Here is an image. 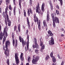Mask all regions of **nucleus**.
Listing matches in <instances>:
<instances>
[{"label": "nucleus", "mask_w": 65, "mask_h": 65, "mask_svg": "<svg viewBox=\"0 0 65 65\" xmlns=\"http://www.w3.org/2000/svg\"><path fill=\"white\" fill-rule=\"evenodd\" d=\"M45 6V4L44 3H43L41 7V10L42 11H41V10H40L39 8V3H38V5L37 6L36 9V12H38V13H40L41 15H43V13L44 11Z\"/></svg>", "instance_id": "1"}, {"label": "nucleus", "mask_w": 65, "mask_h": 65, "mask_svg": "<svg viewBox=\"0 0 65 65\" xmlns=\"http://www.w3.org/2000/svg\"><path fill=\"white\" fill-rule=\"evenodd\" d=\"M6 46L5 47L6 48L5 51V54L6 55V57L7 58L9 56V51L8 50V46H9L10 44V42L9 40L7 41L5 43Z\"/></svg>", "instance_id": "2"}, {"label": "nucleus", "mask_w": 65, "mask_h": 65, "mask_svg": "<svg viewBox=\"0 0 65 65\" xmlns=\"http://www.w3.org/2000/svg\"><path fill=\"white\" fill-rule=\"evenodd\" d=\"M8 6H6V8L5 9V16L7 15V21L8 22V26H11V21L10 20H9V17L8 15L7 14V10H8Z\"/></svg>", "instance_id": "3"}, {"label": "nucleus", "mask_w": 65, "mask_h": 65, "mask_svg": "<svg viewBox=\"0 0 65 65\" xmlns=\"http://www.w3.org/2000/svg\"><path fill=\"white\" fill-rule=\"evenodd\" d=\"M51 15L52 18L53 22H55L56 23H58V24H59V18L57 17L56 16L55 18V15H54V13L51 14Z\"/></svg>", "instance_id": "4"}, {"label": "nucleus", "mask_w": 65, "mask_h": 65, "mask_svg": "<svg viewBox=\"0 0 65 65\" xmlns=\"http://www.w3.org/2000/svg\"><path fill=\"white\" fill-rule=\"evenodd\" d=\"M3 36L4 37L3 41H6V36H5V34L4 33H3L2 32H1L0 33V40H1L3 39Z\"/></svg>", "instance_id": "5"}, {"label": "nucleus", "mask_w": 65, "mask_h": 65, "mask_svg": "<svg viewBox=\"0 0 65 65\" xmlns=\"http://www.w3.org/2000/svg\"><path fill=\"white\" fill-rule=\"evenodd\" d=\"M34 39L35 42V44L33 45L32 46L33 47V48H36L37 49H38L39 48V46L38 45L37 43V39H36V38H34Z\"/></svg>", "instance_id": "6"}, {"label": "nucleus", "mask_w": 65, "mask_h": 65, "mask_svg": "<svg viewBox=\"0 0 65 65\" xmlns=\"http://www.w3.org/2000/svg\"><path fill=\"white\" fill-rule=\"evenodd\" d=\"M39 57L38 56H37L35 57L32 60V63L34 64H36L37 63V62L38 60H39Z\"/></svg>", "instance_id": "7"}, {"label": "nucleus", "mask_w": 65, "mask_h": 65, "mask_svg": "<svg viewBox=\"0 0 65 65\" xmlns=\"http://www.w3.org/2000/svg\"><path fill=\"white\" fill-rule=\"evenodd\" d=\"M15 57L16 64L17 65H19V58H18V55H17V53H15Z\"/></svg>", "instance_id": "8"}, {"label": "nucleus", "mask_w": 65, "mask_h": 65, "mask_svg": "<svg viewBox=\"0 0 65 65\" xmlns=\"http://www.w3.org/2000/svg\"><path fill=\"white\" fill-rule=\"evenodd\" d=\"M49 44L50 45H52L53 44H54L55 43H54V38H53V37H51V40L49 41Z\"/></svg>", "instance_id": "9"}, {"label": "nucleus", "mask_w": 65, "mask_h": 65, "mask_svg": "<svg viewBox=\"0 0 65 65\" xmlns=\"http://www.w3.org/2000/svg\"><path fill=\"white\" fill-rule=\"evenodd\" d=\"M34 20L35 23H36L37 22V24H38V18L37 17H36V14H35L34 15Z\"/></svg>", "instance_id": "10"}, {"label": "nucleus", "mask_w": 65, "mask_h": 65, "mask_svg": "<svg viewBox=\"0 0 65 65\" xmlns=\"http://www.w3.org/2000/svg\"><path fill=\"white\" fill-rule=\"evenodd\" d=\"M30 13L31 14L33 13V11L31 10V8L28 9V10L27 13L28 15V16H30Z\"/></svg>", "instance_id": "11"}, {"label": "nucleus", "mask_w": 65, "mask_h": 65, "mask_svg": "<svg viewBox=\"0 0 65 65\" xmlns=\"http://www.w3.org/2000/svg\"><path fill=\"white\" fill-rule=\"evenodd\" d=\"M14 35L13 34H12V40L13 41V46L14 45V43H15V41H14Z\"/></svg>", "instance_id": "12"}, {"label": "nucleus", "mask_w": 65, "mask_h": 65, "mask_svg": "<svg viewBox=\"0 0 65 65\" xmlns=\"http://www.w3.org/2000/svg\"><path fill=\"white\" fill-rule=\"evenodd\" d=\"M48 33L49 36H54V34L52 33V31L50 30H48Z\"/></svg>", "instance_id": "13"}, {"label": "nucleus", "mask_w": 65, "mask_h": 65, "mask_svg": "<svg viewBox=\"0 0 65 65\" xmlns=\"http://www.w3.org/2000/svg\"><path fill=\"white\" fill-rule=\"evenodd\" d=\"M41 24V22H40V20H39L38 24V28L39 30L40 31H41V26H40Z\"/></svg>", "instance_id": "14"}, {"label": "nucleus", "mask_w": 65, "mask_h": 65, "mask_svg": "<svg viewBox=\"0 0 65 65\" xmlns=\"http://www.w3.org/2000/svg\"><path fill=\"white\" fill-rule=\"evenodd\" d=\"M27 25L28 28H30V22H29V18L28 17H27Z\"/></svg>", "instance_id": "15"}, {"label": "nucleus", "mask_w": 65, "mask_h": 65, "mask_svg": "<svg viewBox=\"0 0 65 65\" xmlns=\"http://www.w3.org/2000/svg\"><path fill=\"white\" fill-rule=\"evenodd\" d=\"M43 24L44 26L45 27V28L47 27V24H46V21L45 20H44L43 21Z\"/></svg>", "instance_id": "16"}, {"label": "nucleus", "mask_w": 65, "mask_h": 65, "mask_svg": "<svg viewBox=\"0 0 65 65\" xmlns=\"http://www.w3.org/2000/svg\"><path fill=\"white\" fill-rule=\"evenodd\" d=\"M47 21L48 22V21H49L50 20V16H49V14H47Z\"/></svg>", "instance_id": "17"}, {"label": "nucleus", "mask_w": 65, "mask_h": 65, "mask_svg": "<svg viewBox=\"0 0 65 65\" xmlns=\"http://www.w3.org/2000/svg\"><path fill=\"white\" fill-rule=\"evenodd\" d=\"M5 36H6V37H7V36H8V34H7V30H5V31H4L3 33L5 34Z\"/></svg>", "instance_id": "18"}, {"label": "nucleus", "mask_w": 65, "mask_h": 65, "mask_svg": "<svg viewBox=\"0 0 65 65\" xmlns=\"http://www.w3.org/2000/svg\"><path fill=\"white\" fill-rule=\"evenodd\" d=\"M22 43L23 46L24 47V46L26 45V41H25L24 42H22Z\"/></svg>", "instance_id": "19"}, {"label": "nucleus", "mask_w": 65, "mask_h": 65, "mask_svg": "<svg viewBox=\"0 0 65 65\" xmlns=\"http://www.w3.org/2000/svg\"><path fill=\"white\" fill-rule=\"evenodd\" d=\"M21 27V26H20V25L19 24L18 26V31L19 32H21V29H20V27Z\"/></svg>", "instance_id": "20"}, {"label": "nucleus", "mask_w": 65, "mask_h": 65, "mask_svg": "<svg viewBox=\"0 0 65 65\" xmlns=\"http://www.w3.org/2000/svg\"><path fill=\"white\" fill-rule=\"evenodd\" d=\"M16 8V7L15 6L14 7L13 9V12L14 15H15V9Z\"/></svg>", "instance_id": "21"}, {"label": "nucleus", "mask_w": 65, "mask_h": 65, "mask_svg": "<svg viewBox=\"0 0 65 65\" xmlns=\"http://www.w3.org/2000/svg\"><path fill=\"white\" fill-rule=\"evenodd\" d=\"M50 58V56H49V55H47L46 56V58H45V60H46V61H47L48 59Z\"/></svg>", "instance_id": "22"}, {"label": "nucleus", "mask_w": 65, "mask_h": 65, "mask_svg": "<svg viewBox=\"0 0 65 65\" xmlns=\"http://www.w3.org/2000/svg\"><path fill=\"white\" fill-rule=\"evenodd\" d=\"M33 1L32 0H29V4L30 6H32Z\"/></svg>", "instance_id": "23"}, {"label": "nucleus", "mask_w": 65, "mask_h": 65, "mask_svg": "<svg viewBox=\"0 0 65 65\" xmlns=\"http://www.w3.org/2000/svg\"><path fill=\"white\" fill-rule=\"evenodd\" d=\"M52 60L54 63H55L56 62V58L54 57H52Z\"/></svg>", "instance_id": "24"}, {"label": "nucleus", "mask_w": 65, "mask_h": 65, "mask_svg": "<svg viewBox=\"0 0 65 65\" xmlns=\"http://www.w3.org/2000/svg\"><path fill=\"white\" fill-rule=\"evenodd\" d=\"M6 62L7 63L8 65H9V59H7Z\"/></svg>", "instance_id": "25"}, {"label": "nucleus", "mask_w": 65, "mask_h": 65, "mask_svg": "<svg viewBox=\"0 0 65 65\" xmlns=\"http://www.w3.org/2000/svg\"><path fill=\"white\" fill-rule=\"evenodd\" d=\"M58 1H60V3L61 5L62 6V5H63V1L62 0H58Z\"/></svg>", "instance_id": "26"}, {"label": "nucleus", "mask_w": 65, "mask_h": 65, "mask_svg": "<svg viewBox=\"0 0 65 65\" xmlns=\"http://www.w3.org/2000/svg\"><path fill=\"white\" fill-rule=\"evenodd\" d=\"M53 26L54 28H55L56 27V24L55 23V22L54 21H53Z\"/></svg>", "instance_id": "27"}, {"label": "nucleus", "mask_w": 65, "mask_h": 65, "mask_svg": "<svg viewBox=\"0 0 65 65\" xmlns=\"http://www.w3.org/2000/svg\"><path fill=\"white\" fill-rule=\"evenodd\" d=\"M23 56V53H22L21 55V61H22V58Z\"/></svg>", "instance_id": "28"}, {"label": "nucleus", "mask_w": 65, "mask_h": 65, "mask_svg": "<svg viewBox=\"0 0 65 65\" xmlns=\"http://www.w3.org/2000/svg\"><path fill=\"white\" fill-rule=\"evenodd\" d=\"M24 17H26V11L25 10H24Z\"/></svg>", "instance_id": "29"}, {"label": "nucleus", "mask_w": 65, "mask_h": 65, "mask_svg": "<svg viewBox=\"0 0 65 65\" xmlns=\"http://www.w3.org/2000/svg\"><path fill=\"white\" fill-rule=\"evenodd\" d=\"M44 47H45V45H43V46L41 47V50H43V49H44Z\"/></svg>", "instance_id": "30"}, {"label": "nucleus", "mask_w": 65, "mask_h": 65, "mask_svg": "<svg viewBox=\"0 0 65 65\" xmlns=\"http://www.w3.org/2000/svg\"><path fill=\"white\" fill-rule=\"evenodd\" d=\"M5 22L6 24V26L7 25V20H6V18H5Z\"/></svg>", "instance_id": "31"}, {"label": "nucleus", "mask_w": 65, "mask_h": 65, "mask_svg": "<svg viewBox=\"0 0 65 65\" xmlns=\"http://www.w3.org/2000/svg\"><path fill=\"white\" fill-rule=\"evenodd\" d=\"M19 5L20 6V9H21V1H19Z\"/></svg>", "instance_id": "32"}, {"label": "nucleus", "mask_w": 65, "mask_h": 65, "mask_svg": "<svg viewBox=\"0 0 65 65\" xmlns=\"http://www.w3.org/2000/svg\"><path fill=\"white\" fill-rule=\"evenodd\" d=\"M51 6V11H53V5H50Z\"/></svg>", "instance_id": "33"}, {"label": "nucleus", "mask_w": 65, "mask_h": 65, "mask_svg": "<svg viewBox=\"0 0 65 65\" xmlns=\"http://www.w3.org/2000/svg\"><path fill=\"white\" fill-rule=\"evenodd\" d=\"M19 40L20 42H22V37L21 36L19 37Z\"/></svg>", "instance_id": "34"}, {"label": "nucleus", "mask_w": 65, "mask_h": 65, "mask_svg": "<svg viewBox=\"0 0 65 65\" xmlns=\"http://www.w3.org/2000/svg\"><path fill=\"white\" fill-rule=\"evenodd\" d=\"M50 55L51 58H53L54 57L53 56V52H52L50 54Z\"/></svg>", "instance_id": "35"}, {"label": "nucleus", "mask_w": 65, "mask_h": 65, "mask_svg": "<svg viewBox=\"0 0 65 65\" xmlns=\"http://www.w3.org/2000/svg\"><path fill=\"white\" fill-rule=\"evenodd\" d=\"M9 8L10 10H12V8H11V7L10 5L9 6Z\"/></svg>", "instance_id": "36"}, {"label": "nucleus", "mask_w": 65, "mask_h": 65, "mask_svg": "<svg viewBox=\"0 0 65 65\" xmlns=\"http://www.w3.org/2000/svg\"><path fill=\"white\" fill-rule=\"evenodd\" d=\"M39 50L36 49L35 50V53L37 54H38V51Z\"/></svg>", "instance_id": "37"}, {"label": "nucleus", "mask_w": 65, "mask_h": 65, "mask_svg": "<svg viewBox=\"0 0 65 65\" xmlns=\"http://www.w3.org/2000/svg\"><path fill=\"white\" fill-rule=\"evenodd\" d=\"M2 15L3 16L4 18H5V12H4L2 13Z\"/></svg>", "instance_id": "38"}, {"label": "nucleus", "mask_w": 65, "mask_h": 65, "mask_svg": "<svg viewBox=\"0 0 65 65\" xmlns=\"http://www.w3.org/2000/svg\"><path fill=\"white\" fill-rule=\"evenodd\" d=\"M17 27L16 26H15L14 28V30L15 31H16V29H17Z\"/></svg>", "instance_id": "39"}, {"label": "nucleus", "mask_w": 65, "mask_h": 65, "mask_svg": "<svg viewBox=\"0 0 65 65\" xmlns=\"http://www.w3.org/2000/svg\"><path fill=\"white\" fill-rule=\"evenodd\" d=\"M27 44V47H29V41L28 42H27L26 43Z\"/></svg>", "instance_id": "40"}, {"label": "nucleus", "mask_w": 65, "mask_h": 65, "mask_svg": "<svg viewBox=\"0 0 65 65\" xmlns=\"http://www.w3.org/2000/svg\"><path fill=\"white\" fill-rule=\"evenodd\" d=\"M7 26H5V28H4V31H7V30H6V29H7Z\"/></svg>", "instance_id": "41"}, {"label": "nucleus", "mask_w": 65, "mask_h": 65, "mask_svg": "<svg viewBox=\"0 0 65 65\" xmlns=\"http://www.w3.org/2000/svg\"><path fill=\"white\" fill-rule=\"evenodd\" d=\"M56 12L57 14H60V13H59V11H58V10H56Z\"/></svg>", "instance_id": "42"}, {"label": "nucleus", "mask_w": 65, "mask_h": 65, "mask_svg": "<svg viewBox=\"0 0 65 65\" xmlns=\"http://www.w3.org/2000/svg\"><path fill=\"white\" fill-rule=\"evenodd\" d=\"M40 46H42V45H43V42L42 41H40Z\"/></svg>", "instance_id": "43"}, {"label": "nucleus", "mask_w": 65, "mask_h": 65, "mask_svg": "<svg viewBox=\"0 0 65 65\" xmlns=\"http://www.w3.org/2000/svg\"><path fill=\"white\" fill-rule=\"evenodd\" d=\"M30 59H31V57H29L28 59V62H30Z\"/></svg>", "instance_id": "44"}, {"label": "nucleus", "mask_w": 65, "mask_h": 65, "mask_svg": "<svg viewBox=\"0 0 65 65\" xmlns=\"http://www.w3.org/2000/svg\"><path fill=\"white\" fill-rule=\"evenodd\" d=\"M64 61H62V62H61V65H63L64 64Z\"/></svg>", "instance_id": "45"}, {"label": "nucleus", "mask_w": 65, "mask_h": 65, "mask_svg": "<svg viewBox=\"0 0 65 65\" xmlns=\"http://www.w3.org/2000/svg\"><path fill=\"white\" fill-rule=\"evenodd\" d=\"M9 3V1L8 0H6V4H7L8 3Z\"/></svg>", "instance_id": "46"}, {"label": "nucleus", "mask_w": 65, "mask_h": 65, "mask_svg": "<svg viewBox=\"0 0 65 65\" xmlns=\"http://www.w3.org/2000/svg\"><path fill=\"white\" fill-rule=\"evenodd\" d=\"M40 41H43V39H42V37H41V38L40 39Z\"/></svg>", "instance_id": "47"}, {"label": "nucleus", "mask_w": 65, "mask_h": 65, "mask_svg": "<svg viewBox=\"0 0 65 65\" xmlns=\"http://www.w3.org/2000/svg\"><path fill=\"white\" fill-rule=\"evenodd\" d=\"M28 32H29V31L28 30V29H27L26 30V34H27L28 35Z\"/></svg>", "instance_id": "48"}, {"label": "nucleus", "mask_w": 65, "mask_h": 65, "mask_svg": "<svg viewBox=\"0 0 65 65\" xmlns=\"http://www.w3.org/2000/svg\"><path fill=\"white\" fill-rule=\"evenodd\" d=\"M57 57H58L59 59H61V58L60 57V55H59V54H57Z\"/></svg>", "instance_id": "49"}, {"label": "nucleus", "mask_w": 65, "mask_h": 65, "mask_svg": "<svg viewBox=\"0 0 65 65\" xmlns=\"http://www.w3.org/2000/svg\"><path fill=\"white\" fill-rule=\"evenodd\" d=\"M49 3L50 5H52V2H51V1H49Z\"/></svg>", "instance_id": "50"}, {"label": "nucleus", "mask_w": 65, "mask_h": 65, "mask_svg": "<svg viewBox=\"0 0 65 65\" xmlns=\"http://www.w3.org/2000/svg\"><path fill=\"white\" fill-rule=\"evenodd\" d=\"M56 7H57V8H58V9H60V8H59V6L58 5H57L56 6Z\"/></svg>", "instance_id": "51"}, {"label": "nucleus", "mask_w": 65, "mask_h": 65, "mask_svg": "<svg viewBox=\"0 0 65 65\" xmlns=\"http://www.w3.org/2000/svg\"><path fill=\"white\" fill-rule=\"evenodd\" d=\"M3 1H2V0L0 1V5L1 4V3H2Z\"/></svg>", "instance_id": "52"}, {"label": "nucleus", "mask_w": 65, "mask_h": 65, "mask_svg": "<svg viewBox=\"0 0 65 65\" xmlns=\"http://www.w3.org/2000/svg\"><path fill=\"white\" fill-rule=\"evenodd\" d=\"M29 36L28 35H27V39L28 40H29Z\"/></svg>", "instance_id": "53"}, {"label": "nucleus", "mask_w": 65, "mask_h": 65, "mask_svg": "<svg viewBox=\"0 0 65 65\" xmlns=\"http://www.w3.org/2000/svg\"><path fill=\"white\" fill-rule=\"evenodd\" d=\"M13 2L14 3V4H15V0H13Z\"/></svg>", "instance_id": "54"}, {"label": "nucleus", "mask_w": 65, "mask_h": 65, "mask_svg": "<svg viewBox=\"0 0 65 65\" xmlns=\"http://www.w3.org/2000/svg\"><path fill=\"white\" fill-rule=\"evenodd\" d=\"M24 42V39H23V38H22V42Z\"/></svg>", "instance_id": "55"}, {"label": "nucleus", "mask_w": 65, "mask_h": 65, "mask_svg": "<svg viewBox=\"0 0 65 65\" xmlns=\"http://www.w3.org/2000/svg\"><path fill=\"white\" fill-rule=\"evenodd\" d=\"M9 14L10 16L11 15V11H9Z\"/></svg>", "instance_id": "56"}, {"label": "nucleus", "mask_w": 65, "mask_h": 65, "mask_svg": "<svg viewBox=\"0 0 65 65\" xmlns=\"http://www.w3.org/2000/svg\"><path fill=\"white\" fill-rule=\"evenodd\" d=\"M0 13H2V11L1 10V8H0Z\"/></svg>", "instance_id": "57"}, {"label": "nucleus", "mask_w": 65, "mask_h": 65, "mask_svg": "<svg viewBox=\"0 0 65 65\" xmlns=\"http://www.w3.org/2000/svg\"><path fill=\"white\" fill-rule=\"evenodd\" d=\"M1 25H0V32L1 31Z\"/></svg>", "instance_id": "58"}, {"label": "nucleus", "mask_w": 65, "mask_h": 65, "mask_svg": "<svg viewBox=\"0 0 65 65\" xmlns=\"http://www.w3.org/2000/svg\"><path fill=\"white\" fill-rule=\"evenodd\" d=\"M64 36H65V35H64L62 34L61 36H62V37H64Z\"/></svg>", "instance_id": "59"}, {"label": "nucleus", "mask_w": 65, "mask_h": 65, "mask_svg": "<svg viewBox=\"0 0 65 65\" xmlns=\"http://www.w3.org/2000/svg\"><path fill=\"white\" fill-rule=\"evenodd\" d=\"M61 30L62 31H64V29L63 28H61Z\"/></svg>", "instance_id": "60"}, {"label": "nucleus", "mask_w": 65, "mask_h": 65, "mask_svg": "<svg viewBox=\"0 0 65 65\" xmlns=\"http://www.w3.org/2000/svg\"><path fill=\"white\" fill-rule=\"evenodd\" d=\"M5 47H3V49L4 51H5Z\"/></svg>", "instance_id": "61"}, {"label": "nucleus", "mask_w": 65, "mask_h": 65, "mask_svg": "<svg viewBox=\"0 0 65 65\" xmlns=\"http://www.w3.org/2000/svg\"><path fill=\"white\" fill-rule=\"evenodd\" d=\"M23 26L24 29H25V26L24 25H23Z\"/></svg>", "instance_id": "62"}, {"label": "nucleus", "mask_w": 65, "mask_h": 65, "mask_svg": "<svg viewBox=\"0 0 65 65\" xmlns=\"http://www.w3.org/2000/svg\"><path fill=\"white\" fill-rule=\"evenodd\" d=\"M17 45H18V43H16V44H15V46H17Z\"/></svg>", "instance_id": "63"}, {"label": "nucleus", "mask_w": 65, "mask_h": 65, "mask_svg": "<svg viewBox=\"0 0 65 65\" xmlns=\"http://www.w3.org/2000/svg\"><path fill=\"white\" fill-rule=\"evenodd\" d=\"M25 49L26 52H27V48H26V46L25 47Z\"/></svg>", "instance_id": "64"}]
</instances>
